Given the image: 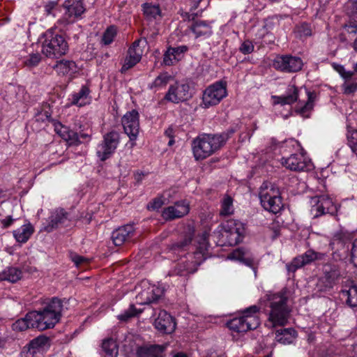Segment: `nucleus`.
Segmentation results:
<instances>
[{"mask_svg": "<svg viewBox=\"0 0 357 357\" xmlns=\"http://www.w3.org/2000/svg\"><path fill=\"white\" fill-rule=\"evenodd\" d=\"M141 42V40H135L128 51V55L137 57L139 61L141 60L143 54V50L140 47Z\"/></svg>", "mask_w": 357, "mask_h": 357, "instance_id": "c03bdc74", "label": "nucleus"}, {"mask_svg": "<svg viewBox=\"0 0 357 357\" xmlns=\"http://www.w3.org/2000/svg\"><path fill=\"white\" fill-rule=\"evenodd\" d=\"M173 79L168 73H160L153 82L149 84V89L154 90L155 91L165 88L167 84Z\"/></svg>", "mask_w": 357, "mask_h": 357, "instance_id": "72a5a7b5", "label": "nucleus"}, {"mask_svg": "<svg viewBox=\"0 0 357 357\" xmlns=\"http://www.w3.org/2000/svg\"><path fill=\"white\" fill-rule=\"evenodd\" d=\"M188 47L186 45H181L176 47H169L167 49V54H172L173 55V59H176L178 61L183 57V54L187 52Z\"/></svg>", "mask_w": 357, "mask_h": 357, "instance_id": "a18cd8bd", "label": "nucleus"}, {"mask_svg": "<svg viewBox=\"0 0 357 357\" xmlns=\"http://www.w3.org/2000/svg\"><path fill=\"white\" fill-rule=\"evenodd\" d=\"M299 32L301 33V36H309L311 35V30L307 25H302L300 27Z\"/></svg>", "mask_w": 357, "mask_h": 357, "instance_id": "e2e57ef3", "label": "nucleus"}, {"mask_svg": "<svg viewBox=\"0 0 357 357\" xmlns=\"http://www.w3.org/2000/svg\"><path fill=\"white\" fill-rule=\"evenodd\" d=\"M63 301L56 297L47 303L41 311H33L31 317L37 321L38 329L44 331L53 328L60 320L63 310Z\"/></svg>", "mask_w": 357, "mask_h": 357, "instance_id": "20e7f679", "label": "nucleus"}, {"mask_svg": "<svg viewBox=\"0 0 357 357\" xmlns=\"http://www.w3.org/2000/svg\"><path fill=\"white\" fill-rule=\"evenodd\" d=\"M49 346V338L44 335L38 336L31 340L29 344V351L33 354L44 350Z\"/></svg>", "mask_w": 357, "mask_h": 357, "instance_id": "c9c22d12", "label": "nucleus"}, {"mask_svg": "<svg viewBox=\"0 0 357 357\" xmlns=\"http://www.w3.org/2000/svg\"><path fill=\"white\" fill-rule=\"evenodd\" d=\"M233 213V199L229 196H225L222 201L220 215L221 216H228Z\"/></svg>", "mask_w": 357, "mask_h": 357, "instance_id": "79ce46f5", "label": "nucleus"}, {"mask_svg": "<svg viewBox=\"0 0 357 357\" xmlns=\"http://www.w3.org/2000/svg\"><path fill=\"white\" fill-rule=\"evenodd\" d=\"M323 273L318 280L317 287L320 291H326L333 288L340 276V272L337 266L325 264L323 267Z\"/></svg>", "mask_w": 357, "mask_h": 357, "instance_id": "f3484780", "label": "nucleus"}, {"mask_svg": "<svg viewBox=\"0 0 357 357\" xmlns=\"http://www.w3.org/2000/svg\"><path fill=\"white\" fill-rule=\"evenodd\" d=\"M116 34V28L113 26H109L104 32L102 41L105 45H109L113 40Z\"/></svg>", "mask_w": 357, "mask_h": 357, "instance_id": "09e8293b", "label": "nucleus"}, {"mask_svg": "<svg viewBox=\"0 0 357 357\" xmlns=\"http://www.w3.org/2000/svg\"><path fill=\"white\" fill-rule=\"evenodd\" d=\"M70 257L77 267L82 264H87L89 261V259L76 254L71 255Z\"/></svg>", "mask_w": 357, "mask_h": 357, "instance_id": "13d9d810", "label": "nucleus"}, {"mask_svg": "<svg viewBox=\"0 0 357 357\" xmlns=\"http://www.w3.org/2000/svg\"><path fill=\"white\" fill-rule=\"evenodd\" d=\"M352 284L349 287V289H343L341 294L343 296L347 297V304L351 307H357V285L351 282Z\"/></svg>", "mask_w": 357, "mask_h": 357, "instance_id": "e433bc0d", "label": "nucleus"}, {"mask_svg": "<svg viewBox=\"0 0 357 357\" xmlns=\"http://www.w3.org/2000/svg\"><path fill=\"white\" fill-rule=\"evenodd\" d=\"M347 138L348 144L351 149L357 146V130L354 129L349 125L347 126Z\"/></svg>", "mask_w": 357, "mask_h": 357, "instance_id": "49530a36", "label": "nucleus"}, {"mask_svg": "<svg viewBox=\"0 0 357 357\" xmlns=\"http://www.w3.org/2000/svg\"><path fill=\"white\" fill-rule=\"evenodd\" d=\"M245 233V225L236 220H229L222 225L221 236L225 244L235 245L240 243Z\"/></svg>", "mask_w": 357, "mask_h": 357, "instance_id": "6e6552de", "label": "nucleus"}, {"mask_svg": "<svg viewBox=\"0 0 357 357\" xmlns=\"http://www.w3.org/2000/svg\"><path fill=\"white\" fill-rule=\"evenodd\" d=\"M90 90L88 86L83 85L78 92L71 95V105L82 107L90 102Z\"/></svg>", "mask_w": 357, "mask_h": 357, "instance_id": "bb28decb", "label": "nucleus"}, {"mask_svg": "<svg viewBox=\"0 0 357 357\" xmlns=\"http://www.w3.org/2000/svg\"><path fill=\"white\" fill-rule=\"evenodd\" d=\"M192 92L188 83L176 82L171 84L164 99L168 102L178 104L191 98Z\"/></svg>", "mask_w": 357, "mask_h": 357, "instance_id": "9b49d317", "label": "nucleus"}, {"mask_svg": "<svg viewBox=\"0 0 357 357\" xmlns=\"http://www.w3.org/2000/svg\"><path fill=\"white\" fill-rule=\"evenodd\" d=\"M176 324L174 319L166 311L160 310L155 319V328L162 333L170 334L176 329Z\"/></svg>", "mask_w": 357, "mask_h": 357, "instance_id": "aec40b11", "label": "nucleus"}, {"mask_svg": "<svg viewBox=\"0 0 357 357\" xmlns=\"http://www.w3.org/2000/svg\"><path fill=\"white\" fill-rule=\"evenodd\" d=\"M40 43L43 54L50 59H58L66 54L69 50L66 38L54 28L49 29L40 36Z\"/></svg>", "mask_w": 357, "mask_h": 357, "instance_id": "7ed1b4c3", "label": "nucleus"}, {"mask_svg": "<svg viewBox=\"0 0 357 357\" xmlns=\"http://www.w3.org/2000/svg\"><path fill=\"white\" fill-rule=\"evenodd\" d=\"M351 259L355 266H357V239H356L353 243Z\"/></svg>", "mask_w": 357, "mask_h": 357, "instance_id": "680f3d73", "label": "nucleus"}, {"mask_svg": "<svg viewBox=\"0 0 357 357\" xmlns=\"http://www.w3.org/2000/svg\"><path fill=\"white\" fill-rule=\"evenodd\" d=\"M140 61L138 60L137 57H134L132 56L127 55V56L125 59L124 63L121 68V73H124L129 70L130 68L135 66L137 63H139Z\"/></svg>", "mask_w": 357, "mask_h": 357, "instance_id": "603ef678", "label": "nucleus"}, {"mask_svg": "<svg viewBox=\"0 0 357 357\" xmlns=\"http://www.w3.org/2000/svg\"><path fill=\"white\" fill-rule=\"evenodd\" d=\"M139 313H141V311H137L136 307L133 305H131L128 310L119 314L118 318L121 321H126L131 317H133Z\"/></svg>", "mask_w": 357, "mask_h": 357, "instance_id": "de8ad7c7", "label": "nucleus"}, {"mask_svg": "<svg viewBox=\"0 0 357 357\" xmlns=\"http://www.w3.org/2000/svg\"><path fill=\"white\" fill-rule=\"evenodd\" d=\"M335 69L339 73V74L342 76L343 75V72H344L345 69L344 66L341 65H335L334 66Z\"/></svg>", "mask_w": 357, "mask_h": 357, "instance_id": "774afa93", "label": "nucleus"}, {"mask_svg": "<svg viewBox=\"0 0 357 357\" xmlns=\"http://www.w3.org/2000/svg\"><path fill=\"white\" fill-rule=\"evenodd\" d=\"M259 197L261 206L267 211L277 214L283 207L280 189L273 183L264 182L259 188Z\"/></svg>", "mask_w": 357, "mask_h": 357, "instance_id": "39448f33", "label": "nucleus"}, {"mask_svg": "<svg viewBox=\"0 0 357 357\" xmlns=\"http://www.w3.org/2000/svg\"><path fill=\"white\" fill-rule=\"evenodd\" d=\"M41 61V55L39 53L31 54L24 61L26 66L34 67L36 66Z\"/></svg>", "mask_w": 357, "mask_h": 357, "instance_id": "864d4df0", "label": "nucleus"}, {"mask_svg": "<svg viewBox=\"0 0 357 357\" xmlns=\"http://www.w3.org/2000/svg\"><path fill=\"white\" fill-rule=\"evenodd\" d=\"M53 68L59 75H71L77 72V65L71 60L62 59L56 62Z\"/></svg>", "mask_w": 357, "mask_h": 357, "instance_id": "cd10ccee", "label": "nucleus"}, {"mask_svg": "<svg viewBox=\"0 0 357 357\" xmlns=\"http://www.w3.org/2000/svg\"><path fill=\"white\" fill-rule=\"evenodd\" d=\"M208 250V243L206 237H203L202 242L199 244L197 250L193 253V259L192 263L195 265H199L206 258Z\"/></svg>", "mask_w": 357, "mask_h": 357, "instance_id": "f704fd0d", "label": "nucleus"}, {"mask_svg": "<svg viewBox=\"0 0 357 357\" xmlns=\"http://www.w3.org/2000/svg\"><path fill=\"white\" fill-rule=\"evenodd\" d=\"M189 20H192L188 28L193 33L195 38H207L213 34L212 21H206L202 20H195V17L197 16V13L189 14L185 13Z\"/></svg>", "mask_w": 357, "mask_h": 357, "instance_id": "2eb2a0df", "label": "nucleus"}, {"mask_svg": "<svg viewBox=\"0 0 357 357\" xmlns=\"http://www.w3.org/2000/svg\"><path fill=\"white\" fill-rule=\"evenodd\" d=\"M234 130L220 134H202L192 142V149L196 160H203L220 149Z\"/></svg>", "mask_w": 357, "mask_h": 357, "instance_id": "f257e3e1", "label": "nucleus"}, {"mask_svg": "<svg viewBox=\"0 0 357 357\" xmlns=\"http://www.w3.org/2000/svg\"><path fill=\"white\" fill-rule=\"evenodd\" d=\"M173 55L172 54H167V50L165 52L163 62L166 66H172L176 62V59H173Z\"/></svg>", "mask_w": 357, "mask_h": 357, "instance_id": "052dcab7", "label": "nucleus"}, {"mask_svg": "<svg viewBox=\"0 0 357 357\" xmlns=\"http://www.w3.org/2000/svg\"><path fill=\"white\" fill-rule=\"evenodd\" d=\"M163 204V197H159L155 198L151 202H150L148 205V208L151 210H158L161 208Z\"/></svg>", "mask_w": 357, "mask_h": 357, "instance_id": "4d7b16f0", "label": "nucleus"}, {"mask_svg": "<svg viewBox=\"0 0 357 357\" xmlns=\"http://www.w3.org/2000/svg\"><path fill=\"white\" fill-rule=\"evenodd\" d=\"M259 307L252 305L246 308L241 316L235 317L227 323V327L237 333H245L250 330L256 329L260 324L259 319L257 315Z\"/></svg>", "mask_w": 357, "mask_h": 357, "instance_id": "423d86ee", "label": "nucleus"}, {"mask_svg": "<svg viewBox=\"0 0 357 357\" xmlns=\"http://www.w3.org/2000/svg\"><path fill=\"white\" fill-rule=\"evenodd\" d=\"M102 348L108 357H116L118 354V347L116 342L112 339H107L103 341Z\"/></svg>", "mask_w": 357, "mask_h": 357, "instance_id": "a19ab883", "label": "nucleus"}, {"mask_svg": "<svg viewBox=\"0 0 357 357\" xmlns=\"http://www.w3.org/2000/svg\"><path fill=\"white\" fill-rule=\"evenodd\" d=\"M34 231L33 227L31 223L23 225L20 228L13 230V236L17 242L20 243H26Z\"/></svg>", "mask_w": 357, "mask_h": 357, "instance_id": "c85d7f7f", "label": "nucleus"}, {"mask_svg": "<svg viewBox=\"0 0 357 357\" xmlns=\"http://www.w3.org/2000/svg\"><path fill=\"white\" fill-rule=\"evenodd\" d=\"M78 136H79V141L77 142V144L81 142L79 140L80 138H82V139H86V140H89L90 137H91V135L89 133H82L81 132L80 134H78Z\"/></svg>", "mask_w": 357, "mask_h": 357, "instance_id": "338daca9", "label": "nucleus"}, {"mask_svg": "<svg viewBox=\"0 0 357 357\" xmlns=\"http://www.w3.org/2000/svg\"><path fill=\"white\" fill-rule=\"evenodd\" d=\"M16 219L13 218L11 216H7L6 218L0 220V226L3 229L9 227L13 225Z\"/></svg>", "mask_w": 357, "mask_h": 357, "instance_id": "bf43d9fd", "label": "nucleus"}, {"mask_svg": "<svg viewBox=\"0 0 357 357\" xmlns=\"http://www.w3.org/2000/svg\"><path fill=\"white\" fill-rule=\"evenodd\" d=\"M310 204V213L314 218L327 213L333 215L337 211L336 206L328 195L314 196L311 198Z\"/></svg>", "mask_w": 357, "mask_h": 357, "instance_id": "9d476101", "label": "nucleus"}, {"mask_svg": "<svg viewBox=\"0 0 357 357\" xmlns=\"http://www.w3.org/2000/svg\"><path fill=\"white\" fill-rule=\"evenodd\" d=\"M303 65L301 58L289 55L277 56L273 63L275 69L286 73L298 72L301 70Z\"/></svg>", "mask_w": 357, "mask_h": 357, "instance_id": "dca6fc26", "label": "nucleus"}, {"mask_svg": "<svg viewBox=\"0 0 357 357\" xmlns=\"http://www.w3.org/2000/svg\"><path fill=\"white\" fill-rule=\"evenodd\" d=\"M314 96L310 92L307 93V101L305 103H298L296 107V112L303 116H308L307 113L313 108Z\"/></svg>", "mask_w": 357, "mask_h": 357, "instance_id": "ea45409f", "label": "nucleus"}, {"mask_svg": "<svg viewBox=\"0 0 357 357\" xmlns=\"http://www.w3.org/2000/svg\"><path fill=\"white\" fill-rule=\"evenodd\" d=\"M167 345L151 344L140 347L137 350V357H165Z\"/></svg>", "mask_w": 357, "mask_h": 357, "instance_id": "4be33fe9", "label": "nucleus"}, {"mask_svg": "<svg viewBox=\"0 0 357 357\" xmlns=\"http://www.w3.org/2000/svg\"><path fill=\"white\" fill-rule=\"evenodd\" d=\"M346 241V235L342 231H338L333 234L329 245L332 250H339L344 248Z\"/></svg>", "mask_w": 357, "mask_h": 357, "instance_id": "58836bf2", "label": "nucleus"}, {"mask_svg": "<svg viewBox=\"0 0 357 357\" xmlns=\"http://www.w3.org/2000/svg\"><path fill=\"white\" fill-rule=\"evenodd\" d=\"M354 75V72L352 71H347L346 70L343 72V75H342V77L346 80H351V77Z\"/></svg>", "mask_w": 357, "mask_h": 357, "instance_id": "69168bd1", "label": "nucleus"}, {"mask_svg": "<svg viewBox=\"0 0 357 357\" xmlns=\"http://www.w3.org/2000/svg\"><path fill=\"white\" fill-rule=\"evenodd\" d=\"M35 118H36V121H42V122L49 121V122H52V123H54V121H55V120L52 119L51 114L49 112V111H47V110H44V111L38 112L36 114Z\"/></svg>", "mask_w": 357, "mask_h": 357, "instance_id": "5fc2aeb1", "label": "nucleus"}, {"mask_svg": "<svg viewBox=\"0 0 357 357\" xmlns=\"http://www.w3.org/2000/svg\"><path fill=\"white\" fill-rule=\"evenodd\" d=\"M346 29L349 33L356 34V33H357V24L356 25L350 24V25L346 26Z\"/></svg>", "mask_w": 357, "mask_h": 357, "instance_id": "0e129e2a", "label": "nucleus"}, {"mask_svg": "<svg viewBox=\"0 0 357 357\" xmlns=\"http://www.w3.org/2000/svg\"><path fill=\"white\" fill-rule=\"evenodd\" d=\"M44 12L47 16L55 17L59 12L58 3L56 1H49L44 5Z\"/></svg>", "mask_w": 357, "mask_h": 357, "instance_id": "37998d69", "label": "nucleus"}, {"mask_svg": "<svg viewBox=\"0 0 357 357\" xmlns=\"http://www.w3.org/2000/svg\"><path fill=\"white\" fill-rule=\"evenodd\" d=\"M296 337V332L292 328L278 330L275 334L276 340L283 344L292 343Z\"/></svg>", "mask_w": 357, "mask_h": 357, "instance_id": "7c9ffc66", "label": "nucleus"}, {"mask_svg": "<svg viewBox=\"0 0 357 357\" xmlns=\"http://www.w3.org/2000/svg\"><path fill=\"white\" fill-rule=\"evenodd\" d=\"M22 277V271L16 267H7L0 273V280L16 282Z\"/></svg>", "mask_w": 357, "mask_h": 357, "instance_id": "2f4dec72", "label": "nucleus"}, {"mask_svg": "<svg viewBox=\"0 0 357 357\" xmlns=\"http://www.w3.org/2000/svg\"><path fill=\"white\" fill-rule=\"evenodd\" d=\"M281 163L287 169L295 172L309 171L313 168L311 160L303 153H294L282 158Z\"/></svg>", "mask_w": 357, "mask_h": 357, "instance_id": "4468645a", "label": "nucleus"}, {"mask_svg": "<svg viewBox=\"0 0 357 357\" xmlns=\"http://www.w3.org/2000/svg\"><path fill=\"white\" fill-rule=\"evenodd\" d=\"M163 294V289L155 285H151L144 289L137 298L143 299V301L141 302L142 304H149L158 301Z\"/></svg>", "mask_w": 357, "mask_h": 357, "instance_id": "b1692460", "label": "nucleus"}, {"mask_svg": "<svg viewBox=\"0 0 357 357\" xmlns=\"http://www.w3.org/2000/svg\"><path fill=\"white\" fill-rule=\"evenodd\" d=\"M63 7L66 12L56 24L61 31H65L67 26L74 23L85 11L82 0H66L63 3Z\"/></svg>", "mask_w": 357, "mask_h": 357, "instance_id": "0eeeda50", "label": "nucleus"}, {"mask_svg": "<svg viewBox=\"0 0 357 357\" xmlns=\"http://www.w3.org/2000/svg\"><path fill=\"white\" fill-rule=\"evenodd\" d=\"M266 297L271 309L268 324L271 327L286 324L289 314L287 305L288 300L287 289H282L277 293L267 294Z\"/></svg>", "mask_w": 357, "mask_h": 357, "instance_id": "f03ea898", "label": "nucleus"}, {"mask_svg": "<svg viewBox=\"0 0 357 357\" xmlns=\"http://www.w3.org/2000/svg\"><path fill=\"white\" fill-rule=\"evenodd\" d=\"M120 142V135L116 130H112L103 135L102 140L98 144L96 155L101 161L109 158L115 152Z\"/></svg>", "mask_w": 357, "mask_h": 357, "instance_id": "1a4fd4ad", "label": "nucleus"}, {"mask_svg": "<svg viewBox=\"0 0 357 357\" xmlns=\"http://www.w3.org/2000/svg\"><path fill=\"white\" fill-rule=\"evenodd\" d=\"M323 254L314 252L312 250H307L304 254L295 257L291 263L286 265L289 272H295L297 269L308 264L317 259H321Z\"/></svg>", "mask_w": 357, "mask_h": 357, "instance_id": "a211bd4d", "label": "nucleus"}, {"mask_svg": "<svg viewBox=\"0 0 357 357\" xmlns=\"http://www.w3.org/2000/svg\"><path fill=\"white\" fill-rule=\"evenodd\" d=\"M227 258L243 262L248 266H252L253 264V259L250 253L243 248L234 250L228 255Z\"/></svg>", "mask_w": 357, "mask_h": 357, "instance_id": "c756f323", "label": "nucleus"}, {"mask_svg": "<svg viewBox=\"0 0 357 357\" xmlns=\"http://www.w3.org/2000/svg\"><path fill=\"white\" fill-rule=\"evenodd\" d=\"M135 229L133 225H126L114 230L112 234L114 244L120 246L126 242L130 241L135 236Z\"/></svg>", "mask_w": 357, "mask_h": 357, "instance_id": "412c9836", "label": "nucleus"}, {"mask_svg": "<svg viewBox=\"0 0 357 357\" xmlns=\"http://www.w3.org/2000/svg\"><path fill=\"white\" fill-rule=\"evenodd\" d=\"M142 7L144 15L148 20H156L160 17L161 10L158 4L145 3Z\"/></svg>", "mask_w": 357, "mask_h": 357, "instance_id": "4c0bfd02", "label": "nucleus"}, {"mask_svg": "<svg viewBox=\"0 0 357 357\" xmlns=\"http://www.w3.org/2000/svg\"><path fill=\"white\" fill-rule=\"evenodd\" d=\"M33 311L28 312L24 318L17 320L13 324V329L15 331H24L28 328H37V321L31 317Z\"/></svg>", "mask_w": 357, "mask_h": 357, "instance_id": "a878e982", "label": "nucleus"}, {"mask_svg": "<svg viewBox=\"0 0 357 357\" xmlns=\"http://www.w3.org/2000/svg\"><path fill=\"white\" fill-rule=\"evenodd\" d=\"M49 219V224L45 227V230L47 232H51L59 225L65 223L68 220V213L63 208L56 209L51 213Z\"/></svg>", "mask_w": 357, "mask_h": 357, "instance_id": "393cba45", "label": "nucleus"}, {"mask_svg": "<svg viewBox=\"0 0 357 357\" xmlns=\"http://www.w3.org/2000/svg\"><path fill=\"white\" fill-rule=\"evenodd\" d=\"M190 211V205L185 200L176 202L173 206L162 211V216L165 220H172L186 215Z\"/></svg>", "mask_w": 357, "mask_h": 357, "instance_id": "6ab92c4d", "label": "nucleus"}, {"mask_svg": "<svg viewBox=\"0 0 357 357\" xmlns=\"http://www.w3.org/2000/svg\"><path fill=\"white\" fill-rule=\"evenodd\" d=\"M52 124L56 133L65 141L68 142L70 144H75L79 141L78 134L70 130L68 127L56 121H54Z\"/></svg>", "mask_w": 357, "mask_h": 357, "instance_id": "5701e85b", "label": "nucleus"}, {"mask_svg": "<svg viewBox=\"0 0 357 357\" xmlns=\"http://www.w3.org/2000/svg\"><path fill=\"white\" fill-rule=\"evenodd\" d=\"M298 96V89L295 86H289L287 95L276 96L277 103L281 105H290L295 102Z\"/></svg>", "mask_w": 357, "mask_h": 357, "instance_id": "473e14b6", "label": "nucleus"}, {"mask_svg": "<svg viewBox=\"0 0 357 357\" xmlns=\"http://www.w3.org/2000/svg\"><path fill=\"white\" fill-rule=\"evenodd\" d=\"M227 96L225 84L218 82L208 86L202 96V105L208 108L218 105Z\"/></svg>", "mask_w": 357, "mask_h": 357, "instance_id": "f8f14e48", "label": "nucleus"}, {"mask_svg": "<svg viewBox=\"0 0 357 357\" xmlns=\"http://www.w3.org/2000/svg\"><path fill=\"white\" fill-rule=\"evenodd\" d=\"M193 235V229L189 228V235L186 237L183 241L181 243H176L172 245V249L174 251L183 249L185 247L188 245L191 242L192 237Z\"/></svg>", "mask_w": 357, "mask_h": 357, "instance_id": "3c124183", "label": "nucleus"}, {"mask_svg": "<svg viewBox=\"0 0 357 357\" xmlns=\"http://www.w3.org/2000/svg\"><path fill=\"white\" fill-rule=\"evenodd\" d=\"M253 50L254 45L250 40L244 41L240 47V51L244 54H250L253 52Z\"/></svg>", "mask_w": 357, "mask_h": 357, "instance_id": "6e6d98bb", "label": "nucleus"}, {"mask_svg": "<svg viewBox=\"0 0 357 357\" xmlns=\"http://www.w3.org/2000/svg\"><path fill=\"white\" fill-rule=\"evenodd\" d=\"M342 89L344 94L351 95L357 91V82L346 80L342 85Z\"/></svg>", "mask_w": 357, "mask_h": 357, "instance_id": "8fccbe9b", "label": "nucleus"}, {"mask_svg": "<svg viewBox=\"0 0 357 357\" xmlns=\"http://www.w3.org/2000/svg\"><path fill=\"white\" fill-rule=\"evenodd\" d=\"M121 123L124 132L128 136L132 147L135 145V141L139 132L138 112L135 109L128 112L123 116Z\"/></svg>", "mask_w": 357, "mask_h": 357, "instance_id": "ddd939ff", "label": "nucleus"}]
</instances>
